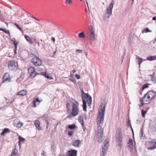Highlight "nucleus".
<instances>
[{"instance_id": "5fc2aeb1", "label": "nucleus", "mask_w": 156, "mask_h": 156, "mask_svg": "<svg viewBox=\"0 0 156 156\" xmlns=\"http://www.w3.org/2000/svg\"><path fill=\"white\" fill-rule=\"evenodd\" d=\"M103 154H101L100 156H104V154H105V152L104 151H102Z\"/></svg>"}, {"instance_id": "bb28decb", "label": "nucleus", "mask_w": 156, "mask_h": 156, "mask_svg": "<svg viewBox=\"0 0 156 156\" xmlns=\"http://www.w3.org/2000/svg\"><path fill=\"white\" fill-rule=\"evenodd\" d=\"M18 143H21L22 142H24L25 141L26 139L24 138L21 137L20 136H18Z\"/></svg>"}, {"instance_id": "5701e85b", "label": "nucleus", "mask_w": 156, "mask_h": 156, "mask_svg": "<svg viewBox=\"0 0 156 156\" xmlns=\"http://www.w3.org/2000/svg\"><path fill=\"white\" fill-rule=\"evenodd\" d=\"M156 59V55L151 56L147 57V60L148 61H153Z\"/></svg>"}, {"instance_id": "c85d7f7f", "label": "nucleus", "mask_w": 156, "mask_h": 156, "mask_svg": "<svg viewBox=\"0 0 156 156\" xmlns=\"http://www.w3.org/2000/svg\"><path fill=\"white\" fill-rule=\"evenodd\" d=\"M136 58L137 59V62L139 66H140V64L143 62V59L137 56Z\"/></svg>"}, {"instance_id": "cd10ccee", "label": "nucleus", "mask_w": 156, "mask_h": 156, "mask_svg": "<svg viewBox=\"0 0 156 156\" xmlns=\"http://www.w3.org/2000/svg\"><path fill=\"white\" fill-rule=\"evenodd\" d=\"M151 31H152L150 30L148 27H146V28H145L143 29L142 31V33H147L149 32H151Z\"/></svg>"}, {"instance_id": "2eb2a0df", "label": "nucleus", "mask_w": 156, "mask_h": 156, "mask_svg": "<svg viewBox=\"0 0 156 156\" xmlns=\"http://www.w3.org/2000/svg\"><path fill=\"white\" fill-rule=\"evenodd\" d=\"M13 42V44L14 45V55L16 54V50L17 49V46L18 44V42H16V41H13L12 39L11 40Z\"/></svg>"}, {"instance_id": "2f4dec72", "label": "nucleus", "mask_w": 156, "mask_h": 156, "mask_svg": "<svg viewBox=\"0 0 156 156\" xmlns=\"http://www.w3.org/2000/svg\"><path fill=\"white\" fill-rule=\"evenodd\" d=\"M18 152L17 150L15 148L12 152L11 156H16V153Z\"/></svg>"}, {"instance_id": "e433bc0d", "label": "nucleus", "mask_w": 156, "mask_h": 156, "mask_svg": "<svg viewBox=\"0 0 156 156\" xmlns=\"http://www.w3.org/2000/svg\"><path fill=\"white\" fill-rule=\"evenodd\" d=\"M69 80L73 83L74 84H75L76 83V81L73 78V77L72 78H69Z\"/></svg>"}, {"instance_id": "0eeeda50", "label": "nucleus", "mask_w": 156, "mask_h": 156, "mask_svg": "<svg viewBox=\"0 0 156 156\" xmlns=\"http://www.w3.org/2000/svg\"><path fill=\"white\" fill-rule=\"evenodd\" d=\"M28 73L30 74L29 76L30 78H33L37 74L35 69L33 67L30 66L28 68Z\"/></svg>"}, {"instance_id": "4468645a", "label": "nucleus", "mask_w": 156, "mask_h": 156, "mask_svg": "<svg viewBox=\"0 0 156 156\" xmlns=\"http://www.w3.org/2000/svg\"><path fill=\"white\" fill-rule=\"evenodd\" d=\"M34 125L37 129L39 130H41L42 128L40 127V122L38 120H36L34 122Z\"/></svg>"}, {"instance_id": "b1692460", "label": "nucleus", "mask_w": 156, "mask_h": 156, "mask_svg": "<svg viewBox=\"0 0 156 156\" xmlns=\"http://www.w3.org/2000/svg\"><path fill=\"white\" fill-rule=\"evenodd\" d=\"M148 94H150V96H151V97H152L154 96H155V97L156 95V92L153 91V90H150L148 91Z\"/></svg>"}, {"instance_id": "79ce46f5", "label": "nucleus", "mask_w": 156, "mask_h": 156, "mask_svg": "<svg viewBox=\"0 0 156 156\" xmlns=\"http://www.w3.org/2000/svg\"><path fill=\"white\" fill-rule=\"evenodd\" d=\"M73 132L72 131H68V135L69 136H71L73 135Z\"/></svg>"}, {"instance_id": "c756f323", "label": "nucleus", "mask_w": 156, "mask_h": 156, "mask_svg": "<svg viewBox=\"0 0 156 156\" xmlns=\"http://www.w3.org/2000/svg\"><path fill=\"white\" fill-rule=\"evenodd\" d=\"M149 85V84L148 83H146L144 84L142 87V91H143L144 90L145 88H148Z\"/></svg>"}, {"instance_id": "603ef678", "label": "nucleus", "mask_w": 156, "mask_h": 156, "mask_svg": "<svg viewBox=\"0 0 156 156\" xmlns=\"http://www.w3.org/2000/svg\"><path fill=\"white\" fill-rule=\"evenodd\" d=\"M83 127V131L84 133H85L86 128V126H84L83 127Z\"/></svg>"}, {"instance_id": "6e6d98bb", "label": "nucleus", "mask_w": 156, "mask_h": 156, "mask_svg": "<svg viewBox=\"0 0 156 156\" xmlns=\"http://www.w3.org/2000/svg\"><path fill=\"white\" fill-rule=\"evenodd\" d=\"M90 115H88L87 117H85L84 119L85 120H87V119H90Z\"/></svg>"}, {"instance_id": "58836bf2", "label": "nucleus", "mask_w": 156, "mask_h": 156, "mask_svg": "<svg viewBox=\"0 0 156 156\" xmlns=\"http://www.w3.org/2000/svg\"><path fill=\"white\" fill-rule=\"evenodd\" d=\"M66 3H68L69 4H72L73 2L72 0H66Z\"/></svg>"}, {"instance_id": "37998d69", "label": "nucleus", "mask_w": 156, "mask_h": 156, "mask_svg": "<svg viewBox=\"0 0 156 156\" xmlns=\"http://www.w3.org/2000/svg\"><path fill=\"white\" fill-rule=\"evenodd\" d=\"M89 30L90 32H91V31H94V29L93 28V27L92 26H90L89 27Z\"/></svg>"}, {"instance_id": "f704fd0d", "label": "nucleus", "mask_w": 156, "mask_h": 156, "mask_svg": "<svg viewBox=\"0 0 156 156\" xmlns=\"http://www.w3.org/2000/svg\"><path fill=\"white\" fill-rule=\"evenodd\" d=\"M151 81L154 83L156 82V77L155 76H152L151 77Z\"/></svg>"}, {"instance_id": "4d7b16f0", "label": "nucleus", "mask_w": 156, "mask_h": 156, "mask_svg": "<svg viewBox=\"0 0 156 156\" xmlns=\"http://www.w3.org/2000/svg\"><path fill=\"white\" fill-rule=\"evenodd\" d=\"M145 101V99H140V103H143V101Z\"/></svg>"}, {"instance_id": "72a5a7b5", "label": "nucleus", "mask_w": 156, "mask_h": 156, "mask_svg": "<svg viewBox=\"0 0 156 156\" xmlns=\"http://www.w3.org/2000/svg\"><path fill=\"white\" fill-rule=\"evenodd\" d=\"M15 25L16 26V27L18 29H19L20 30V31L22 33H23V30L22 29V28L20 27L19 25L18 24L16 23H15Z\"/></svg>"}, {"instance_id": "dca6fc26", "label": "nucleus", "mask_w": 156, "mask_h": 156, "mask_svg": "<svg viewBox=\"0 0 156 156\" xmlns=\"http://www.w3.org/2000/svg\"><path fill=\"white\" fill-rule=\"evenodd\" d=\"M111 16V15L105 12L102 17L103 20L105 21H108V19Z\"/></svg>"}, {"instance_id": "7c9ffc66", "label": "nucleus", "mask_w": 156, "mask_h": 156, "mask_svg": "<svg viewBox=\"0 0 156 156\" xmlns=\"http://www.w3.org/2000/svg\"><path fill=\"white\" fill-rule=\"evenodd\" d=\"M108 142H106L105 144L104 145V146L102 147V148L103 150H104V151H106L108 149Z\"/></svg>"}, {"instance_id": "9b49d317", "label": "nucleus", "mask_w": 156, "mask_h": 156, "mask_svg": "<svg viewBox=\"0 0 156 156\" xmlns=\"http://www.w3.org/2000/svg\"><path fill=\"white\" fill-rule=\"evenodd\" d=\"M68 156H76L77 151L75 149H71L68 152Z\"/></svg>"}, {"instance_id": "6e6552de", "label": "nucleus", "mask_w": 156, "mask_h": 156, "mask_svg": "<svg viewBox=\"0 0 156 156\" xmlns=\"http://www.w3.org/2000/svg\"><path fill=\"white\" fill-rule=\"evenodd\" d=\"M114 4V0H112L111 3L109 4L108 7L107 8L106 11L105 12L111 15L112 13V10Z\"/></svg>"}, {"instance_id": "e2e57ef3", "label": "nucleus", "mask_w": 156, "mask_h": 156, "mask_svg": "<svg viewBox=\"0 0 156 156\" xmlns=\"http://www.w3.org/2000/svg\"><path fill=\"white\" fill-rule=\"evenodd\" d=\"M143 105V103H141L139 105V106L140 107H142Z\"/></svg>"}, {"instance_id": "7ed1b4c3", "label": "nucleus", "mask_w": 156, "mask_h": 156, "mask_svg": "<svg viewBox=\"0 0 156 156\" xmlns=\"http://www.w3.org/2000/svg\"><path fill=\"white\" fill-rule=\"evenodd\" d=\"M80 91L81 93V97L83 101V111H87V105L90 106L92 102L91 97L88 94L84 92L83 90L81 89Z\"/></svg>"}, {"instance_id": "473e14b6", "label": "nucleus", "mask_w": 156, "mask_h": 156, "mask_svg": "<svg viewBox=\"0 0 156 156\" xmlns=\"http://www.w3.org/2000/svg\"><path fill=\"white\" fill-rule=\"evenodd\" d=\"M147 111H145L143 109H142L141 111V115L143 118H144L145 116V115L147 112Z\"/></svg>"}, {"instance_id": "1a4fd4ad", "label": "nucleus", "mask_w": 156, "mask_h": 156, "mask_svg": "<svg viewBox=\"0 0 156 156\" xmlns=\"http://www.w3.org/2000/svg\"><path fill=\"white\" fill-rule=\"evenodd\" d=\"M9 75L8 73H5L3 76L2 83H4L8 80L9 82L10 81V80L11 79V78L9 77Z\"/></svg>"}, {"instance_id": "f3484780", "label": "nucleus", "mask_w": 156, "mask_h": 156, "mask_svg": "<svg viewBox=\"0 0 156 156\" xmlns=\"http://www.w3.org/2000/svg\"><path fill=\"white\" fill-rule=\"evenodd\" d=\"M41 101L40 100L38 97H37L34 98L32 101V104H33L32 107H36V103L38 102L39 103L41 102Z\"/></svg>"}, {"instance_id": "338daca9", "label": "nucleus", "mask_w": 156, "mask_h": 156, "mask_svg": "<svg viewBox=\"0 0 156 156\" xmlns=\"http://www.w3.org/2000/svg\"><path fill=\"white\" fill-rule=\"evenodd\" d=\"M80 124L81 125V126H82V127H83L84 126H84V122H82V123H80Z\"/></svg>"}, {"instance_id": "8fccbe9b", "label": "nucleus", "mask_w": 156, "mask_h": 156, "mask_svg": "<svg viewBox=\"0 0 156 156\" xmlns=\"http://www.w3.org/2000/svg\"><path fill=\"white\" fill-rule=\"evenodd\" d=\"M76 51L79 53H82L83 52V50L81 49H76Z\"/></svg>"}, {"instance_id": "412c9836", "label": "nucleus", "mask_w": 156, "mask_h": 156, "mask_svg": "<svg viewBox=\"0 0 156 156\" xmlns=\"http://www.w3.org/2000/svg\"><path fill=\"white\" fill-rule=\"evenodd\" d=\"M42 73L43 74L42 75L44 76L45 78L48 80H51L53 79L52 76H49L48 74L46 72Z\"/></svg>"}, {"instance_id": "ddd939ff", "label": "nucleus", "mask_w": 156, "mask_h": 156, "mask_svg": "<svg viewBox=\"0 0 156 156\" xmlns=\"http://www.w3.org/2000/svg\"><path fill=\"white\" fill-rule=\"evenodd\" d=\"M89 37L90 41H95V34L94 31H93L90 33Z\"/></svg>"}, {"instance_id": "423d86ee", "label": "nucleus", "mask_w": 156, "mask_h": 156, "mask_svg": "<svg viewBox=\"0 0 156 156\" xmlns=\"http://www.w3.org/2000/svg\"><path fill=\"white\" fill-rule=\"evenodd\" d=\"M31 55L33 56H34V57L33 58L31 59V62L32 64L36 66H39L42 64V62L41 59L39 58V57L33 53H31Z\"/></svg>"}, {"instance_id": "13d9d810", "label": "nucleus", "mask_w": 156, "mask_h": 156, "mask_svg": "<svg viewBox=\"0 0 156 156\" xmlns=\"http://www.w3.org/2000/svg\"><path fill=\"white\" fill-rule=\"evenodd\" d=\"M153 20L155 21L156 20V16H154L152 18Z\"/></svg>"}, {"instance_id": "a18cd8bd", "label": "nucleus", "mask_w": 156, "mask_h": 156, "mask_svg": "<svg viewBox=\"0 0 156 156\" xmlns=\"http://www.w3.org/2000/svg\"><path fill=\"white\" fill-rule=\"evenodd\" d=\"M150 129H151L153 131H154V130H155V126L153 125H152L150 127Z\"/></svg>"}, {"instance_id": "39448f33", "label": "nucleus", "mask_w": 156, "mask_h": 156, "mask_svg": "<svg viewBox=\"0 0 156 156\" xmlns=\"http://www.w3.org/2000/svg\"><path fill=\"white\" fill-rule=\"evenodd\" d=\"M18 66V62L15 60L8 62V67L10 71H16L17 69Z\"/></svg>"}, {"instance_id": "9d476101", "label": "nucleus", "mask_w": 156, "mask_h": 156, "mask_svg": "<svg viewBox=\"0 0 156 156\" xmlns=\"http://www.w3.org/2000/svg\"><path fill=\"white\" fill-rule=\"evenodd\" d=\"M81 141L80 140H73L72 142V145L74 146L78 147L79 145L81 144Z\"/></svg>"}, {"instance_id": "6ab92c4d", "label": "nucleus", "mask_w": 156, "mask_h": 156, "mask_svg": "<svg viewBox=\"0 0 156 156\" xmlns=\"http://www.w3.org/2000/svg\"><path fill=\"white\" fill-rule=\"evenodd\" d=\"M128 147H129L131 151L133 150V140L131 139H130L129 140V142L128 143Z\"/></svg>"}, {"instance_id": "4c0bfd02", "label": "nucleus", "mask_w": 156, "mask_h": 156, "mask_svg": "<svg viewBox=\"0 0 156 156\" xmlns=\"http://www.w3.org/2000/svg\"><path fill=\"white\" fill-rule=\"evenodd\" d=\"M23 123L18 122L17 124V127L19 128L21 127L23 125Z\"/></svg>"}, {"instance_id": "0e129e2a", "label": "nucleus", "mask_w": 156, "mask_h": 156, "mask_svg": "<svg viewBox=\"0 0 156 156\" xmlns=\"http://www.w3.org/2000/svg\"><path fill=\"white\" fill-rule=\"evenodd\" d=\"M46 122L47 124V125H49V122L47 120H46Z\"/></svg>"}, {"instance_id": "3c124183", "label": "nucleus", "mask_w": 156, "mask_h": 156, "mask_svg": "<svg viewBox=\"0 0 156 156\" xmlns=\"http://www.w3.org/2000/svg\"><path fill=\"white\" fill-rule=\"evenodd\" d=\"M31 17L34 19H35V20H37L38 21H40V20H39V19H38L37 18H36L34 17V16H31Z\"/></svg>"}, {"instance_id": "f03ea898", "label": "nucleus", "mask_w": 156, "mask_h": 156, "mask_svg": "<svg viewBox=\"0 0 156 156\" xmlns=\"http://www.w3.org/2000/svg\"><path fill=\"white\" fill-rule=\"evenodd\" d=\"M66 107L67 113H70L67 117V118H71L77 115L79 113L78 102L72 99L67 100L66 103Z\"/></svg>"}, {"instance_id": "69168bd1", "label": "nucleus", "mask_w": 156, "mask_h": 156, "mask_svg": "<svg viewBox=\"0 0 156 156\" xmlns=\"http://www.w3.org/2000/svg\"><path fill=\"white\" fill-rule=\"evenodd\" d=\"M80 124L81 125V126H82V127H83L84 126H84V122H82V123H80Z\"/></svg>"}, {"instance_id": "864d4df0", "label": "nucleus", "mask_w": 156, "mask_h": 156, "mask_svg": "<svg viewBox=\"0 0 156 156\" xmlns=\"http://www.w3.org/2000/svg\"><path fill=\"white\" fill-rule=\"evenodd\" d=\"M73 76H74V74H72V73H70V76H69V78H70L73 77Z\"/></svg>"}, {"instance_id": "de8ad7c7", "label": "nucleus", "mask_w": 156, "mask_h": 156, "mask_svg": "<svg viewBox=\"0 0 156 156\" xmlns=\"http://www.w3.org/2000/svg\"><path fill=\"white\" fill-rule=\"evenodd\" d=\"M3 32H4L5 33H6V34H9V30H6L4 29Z\"/></svg>"}, {"instance_id": "09e8293b", "label": "nucleus", "mask_w": 156, "mask_h": 156, "mask_svg": "<svg viewBox=\"0 0 156 156\" xmlns=\"http://www.w3.org/2000/svg\"><path fill=\"white\" fill-rule=\"evenodd\" d=\"M148 94H148V92H147L144 95V96H143V97L142 98V99H145V98H146V96Z\"/></svg>"}, {"instance_id": "c03bdc74", "label": "nucleus", "mask_w": 156, "mask_h": 156, "mask_svg": "<svg viewBox=\"0 0 156 156\" xmlns=\"http://www.w3.org/2000/svg\"><path fill=\"white\" fill-rule=\"evenodd\" d=\"M127 125L128 126H131V122L130 120V119H129L128 120V121L127 122Z\"/></svg>"}, {"instance_id": "393cba45", "label": "nucleus", "mask_w": 156, "mask_h": 156, "mask_svg": "<svg viewBox=\"0 0 156 156\" xmlns=\"http://www.w3.org/2000/svg\"><path fill=\"white\" fill-rule=\"evenodd\" d=\"M78 37L80 38H84L86 37V35L83 32L79 33L78 35Z\"/></svg>"}, {"instance_id": "a211bd4d", "label": "nucleus", "mask_w": 156, "mask_h": 156, "mask_svg": "<svg viewBox=\"0 0 156 156\" xmlns=\"http://www.w3.org/2000/svg\"><path fill=\"white\" fill-rule=\"evenodd\" d=\"M27 91L26 90H23L18 92L17 95L21 96H24L27 94Z\"/></svg>"}, {"instance_id": "bf43d9fd", "label": "nucleus", "mask_w": 156, "mask_h": 156, "mask_svg": "<svg viewBox=\"0 0 156 156\" xmlns=\"http://www.w3.org/2000/svg\"><path fill=\"white\" fill-rule=\"evenodd\" d=\"M147 98L148 99H150V98H151V97L150 94H148L147 95Z\"/></svg>"}, {"instance_id": "a878e982", "label": "nucleus", "mask_w": 156, "mask_h": 156, "mask_svg": "<svg viewBox=\"0 0 156 156\" xmlns=\"http://www.w3.org/2000/svg\"><path fill=\"white\" fill-rule=\"evenodd\" d=\"M24 37L27 41L29 43L31 44H32V41L29 36L26 35H24Z\"/></svg>"}, {"instance_id": "4be33fe9", "label": "nucleus", "mask_w": 156, "mask_h": 156, "mask_svg": "<svg viewBox=\"0 0 156 156\" xmlns=\"http://www.w3.org/2000/svg\"><path fill=\"white\" fill-rule=\"evenodd\" d=\"M76 127H77V126L75 124H69L68 126V128L71 130L74 129H76Z\"/></svg>"}, {"instance_id": "a19ab883", "label": "nucleus", "mask_w": 156, "mask_h": 156, "mask_svg": "<svg viewBox=\"0 0 156 156\" xmlns=\"http://www.w3.org/2000/svg\"><path fill=\"white\" fill-rule=\"evenodd\" d=\"M154 98H155V96L154 95L152 97H151V98H150V99H149V100L148 101L149 102L148 103H146V104H149L150 102V101H152V100L153 99H154Z\"/></svg>"}, {"instance_id": "c9c22d12", "label": "nucleus", "mask_w": 156, "mask_h": 156, "mask_svg": "<svg viewBox=\"0 0 156 156\" xmlns=\"http://www.w3.org/2000/svg\"><path fill=\"white\" fill-rule=\"evenodd\" d=\"M82 117L81 115L78 118L79 122L80 123H82L83 121V119H81Z\"/></svg>"}, {"instance_id": "052dcab7", "label": "nucleus", "mask_w": 156, "mask_h": 156, "mask_svg": "<svg viewBox=\"0 0 156 156\" xmlns=\"http://www.w3.org/2000/svg\"><path fill=\"white\" fill-rule=\"evenodd\" d=\"M130 128H131V130H132V133H133V135H134V132H133V128H132V126H130Z\"/></svg>"}, {"instance_id": "49530a36", "label": "nucleus", "mask_w": 156, "mask_h": 156, "mask_svg": "<svg viewBox=\"0 0 156 156\" xmlns=\"http://www.w3.org/2000/svg\"><path fill=\"white\" fill-rule=\"evenodd\" d=\"M75 76L77 79H79L80 78V76L79 74H76Z\"/></svg>"}, {"instance_id": "aec40b11", "label": "nucleus", "mask_w": 156, "mask_h": 156, "mask_svg": "<svg viewBox=\"0 0 156 156\" xmlns=\"http://www.w3.org/2000/svg\"><path fill=\"white\" fill-rule=\"evenodd\" d=\"M10 129L8 128H5L4 129L1 133V135L2 136H4L6 133L9 132Z\"/></svg>"}, {"instance_id": "20e7f679", "label": "nucleus", "mask_w": 156, "mask_h": 156, "mask_svg": "<svg viewBox=\"0 0 156 156\" xmlns=\"http://www.w3.org/2000/svg\"><path fill=\"white\" fill-rule=\"evenodd\" d=\"M123 136L122 133L121 129L120 127L118 128L116 131L115 139L117 146L118 147V150L120 151L123 145Z\"/></svg>"}, {"instance_id": "f257e3e1", "label": "nucleus", "mask_w": 156, "mask_h": 156, "mask_svg": "<svg viewBox=\"0 0 156 156\" xmlns=\"http://www.w3.org/2000/svg\"><path fill=\"white\" fill-rule=\"evenodd\" d=\"M105 109V104L103 103H101L98 109V113L97 117L98 121L97 122V125H99L98 127L97 136L98 138V142L99 143H101L103 141V129L100 126V125L101 124H103V123Z\"/></svg>"}, {"instance_id": "ea45409f", "label": "nucleus", "mask_w": 156, "mask_h": 156, "mask_svg": "<svg viewBox=\"0 0 156 156\" xmlns=\"http://www.w3.org/2000/svg\"><path fill=\"white\" fill-rule=\"evenodd\" d=\"M140 138H141L143 137V133L142 128H141L140 129Z\"/></svg>"}, {"instance_id": "f8f14e48", "label": "nucleus", "mask_w": 156, "mask_h": 156, "mask_svg": "<svg viewBox=\"0 0 156 156\" xmlns=\"http://www.w3.org/2000/svg\"><path fill=\"white\" fill-rule=\"evenodd\" d=\"M154 140H151L149 141V143L150 144H153L154 145L151 147H149L148 149L149 150H154L156 148V141L154 142Z\"/></svg>"}, {"instance_id": "680f3d73", "label": "nucleus", "mask_w": 156, "mask_h": 156, "mask_svg": "<svg viewBox=\"0 0 156 156\" xmlns=\"http://www.w3.org/2000/svg\"><path fill=\"white\" fill-rule=\"evenodd\" d=\"M51 40L53 42H55V39L54 37H52L51 38Z\"/></svg>"}, {"instance_id": "774afa93", "label": "nucleus", "mask_w": 156, "mask_h": 156, "mask_svg": "<svg viewBox=\"0 0 156 156\" xmlns=\"http://www.w3.org/2000/svg\"><path fill=\"white\" fill-rule=\"evenodd\" d=\"M36 69L38 71H41V69L40 68H37V69Z\"/></svg>"}]
</instances>
